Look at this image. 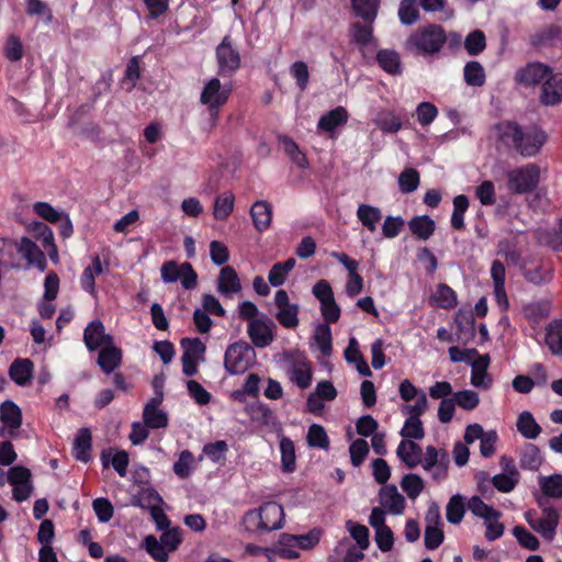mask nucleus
Returning <instances> with one entry per match:
<instances>
[{
  "label": "nucleus",
  "instance_id": "49",
  "mask_svg": "<svg viewBox=\"0 0 562 562\" xmlns=\"http://www.w3.org/2000/svg\"><path fill=\"white\" fill-rule=\"evenodd\" d=\"M401 436L405 439L420 440L425 436V430L420 418L416 416H409L401 430Z\"/></svg>",
  "mask_w": 562,
  "mask_h": 562
},
{
  "label": "nucleus",
  "instance_id": "6",
  "mask_svg": "<svg viewBox=\"0 0 562 562\" xmlns=\"http://www.w3.org/2000/svg\"><path fill=\"white\" fill-rule=\"evenodd\" d=\"M255 358V351L246 341L229 345L224 356V367L229 374H241L248 370Z\"/></svg>",
  "mask_w": 562,
  "mask_h": 562
},
{
  "label": "nucleus",
  "instance_id": "57",
  "mask_svg": "<svg viewBox=\"0 0 562 562\" xmlns=\"http://www.w3.org/2000/svg\"><path fill=\"white\" fill-rule=\"evenodd\" d=\"M350 36L357 45L367 46L373 40L372 26L355 23L350 30Z\"/></svg>",
  "mask_w": 562,
  "mask_h": 562
},
{
  "label": "nucleus",
  "instance_id": "17",
  "mask_svg": "<svg viewBox=\"0 0 562 562\" xmlns=\"http://www.w3.org/2000/svg\"><path fill=\"white\" fill-rule=\"evenodd\" d=\"M16 249L26 259L29 266H34L41 271L46 269L47 262L44 252L29 237H22L16 244Z\"/></svg>",
  "mask_w": 562,
  "mask_h": 562
},
{
  "label": "nucleus",
  "instance_id": "54",
  "mask_svg": "<svg viewBox=\"0 0 562 562\" xmlns=\"http://www.w3.org/2000/svg\"><path fill=\"white\" fill-rule=\"evenodd\" d=\"M291 380L295 382L301 389L308 387L312 381V372L310 366L305 362L294 364L291 370Z\"/></svg>",
  "mask_w": 562,
  "mask_h": 562
},
{
  "label": "nucleus",
  "instance_id": "8",
  "mask_svg": "<svg viewBox=\"0 0 562 562\" xmlns=\"http://www.w3.org/2000/svg\"><path fill=\"white\" fill-rule=\"evenodd\" d=\"M276 323L266 314L248 324V336L257 348H266L274 340Z\"/></svg>",
  "mask_w": 562,
  "mask_h": 562
},
{
  "label": "nucleus",
  "instance_id": "64",
  "mask_svg": "<svg viewBox=\"0 0 562 562\" xmlns=\"http://www.w3.org/2000/svg\"><path fill=\"white\" fill-rule=\"evenodd\" d=\"M376 126L385 133H397L402 128L401 119L392 112L379 116L375 120Z\"/></svg>",
  "mask_w": 562,
  "mask_h": 562
},
{
  "label": "nucleus",
  "instance_id": "25",
  "mask_svg": "<svg viewBox=\"0 0 562 562\" xmlns=\"http://www.w3.org/2000/svg\"><path fill=\"white\" fill-rule=\"evenodd\" d=\"M544 341L552 355L562 357V319H553L547 325Z\"/></svg>",
  "mask_w": 562,
  "mask_h": 562
},
{
  "label": "nucleus",
  "instance_id": "55",
  "mask_svg": "<svg viewBox=\"0 0 562 562\" xmlns=\"http://www.w3.org/2000/svg\"><path fill=\"white\" fill-rule=\"evenodd\" d=\"M346 526H347V529H348L350 536L356 540L359 548L361 550L368 549V547L370 544L369 529L366 526L353 522L351 520H348Z\"/></svg>",
  "mask_w": 562,
  "mask_h": 562
},
{
  "label": "nucleus",
  "instance_id": "12",
  "mask_svg": "<svg viewBox=\"0 0 562 562\" xmlns=\"http://www.w3.org/2000/svg\"><path fill=\"white\" fill-rule=\"evenodd\" d=\"M526 519L529 526L544 539H553L559 525V514L554 508L546 507L540 518H532L531 515L527 513Z\"/></svg>",
  "mask_w": 562,
  "mask_h": 562
},
{
  "label": "nucleus",
  "instance_id": "14",
  "mask_svg": "<svg viewBox=\"0 0 562 562\" xmlns=\"http://www.w3.org/2000/svg\"><path fill=\"white\" fill-rule=\"evenodd\" d=\"M83 341L90 351H94L100 347L113 344V337L105 334L102 322L92 321L88 324L83 331Z\"/></svg>",
  "mask_w": 562,
  "mask_h": 562
},
{
  "label": "nucleus",
  "instance_id": "22",
  "mask_svg": "<svg viewBox=\"0 0 562 562\" xmlns=\"http://www.w3.org/2000/svg\"><path fill=\"white\" fill-rule=\"evenodd\" d=\"M34 364L30 359H15L9 368V376L20 386L30 384Z\"/></svg>",
  "mask_w": 562,
  "mask_h": 562
},
{
  "label": "nucleus",
  "instance_id": "11",
  "mask_svg": "<svg viewBox=\"0 0 562 562\" xmlns=\"http://www.w3.org/2000/svg\"><path fill=\"white\" fill-rule=\"evenodd\" d=\"M216 58L221 75H231L240 66L239 52L233 47L229 36H225L216 47Z\"/></svg>",
  "mask_w": 562,
  "mask_h": 562
},
{
  "label": "nucleus",
  "instance_id": "16",
  "mask_svg": "<svg viewBox=\"0 0 562 562\" xmlns=\"http://www.w3.org/2000/svg\"><path fill=\"white\" fill-rule=\"evenodd\" d=\"M162 396V392H159V397L151 398L144 407L143 418L148 428L157 429L168 425L167 414L159 409Z\"/></svg>",
  "mask_w": 562,
  "mask_h": 562
},
{
  "label": "nucleus",
  "instance_id": "56",
  "mask_svg": "<svg viewBox=\"0 0 562 562\" xmlns=\"http://www.w3.org/2000/svg\"><path fill=\"white\" fill-rule=\"evenodd\" d=\"M452 397L458 406L467 411L474 409L480 403L479 394L472 390L456 392Z\"/></svg>",
  "mask_w": 562,
  "mask_h": 562
},
{
  "label": "nucleus",
  "instance_id": "53",
  "mask_svg": "<svg viewBox=\"0 0 562 562\" xmlns=\"http://www.w3.org/2000/svg\"><path fill=\"white\" fill-rule=\"evenodd\" d=\"M194 458L192 452L189 450L181 451L179 459L173 464V472L180 479H187L191 474L193 468Z\"/></svg>",
  "mask_w": 562,
  "mask_h": 562
},
{
  "label": "nucleus",
  "instance_id": "29",
  "mask_svg": "<svg viewBox=\"0 0 562 562\" xmlns=\"http://www.w3.org/2000/svg\"><path fill=\"white\" fill-rule=\"evenodd\" d=\"M517 430L526 439H536L541 434V426L536 422L530 412H522L517 418Z\"/></svg>",
  "mask_w": 562,
  "mask_h": 562
},
{
  "label": "nucleus",
  "instance_id": "35",
  "mask_svg": "<svg viewBox=\"0 0 562 562\" xmlns=\"http://www.w3.org/2000/svg\"><path fill=\"white\" fill-rule=\"evenodd\" d=\"M296 261L294 258H289L283 262L274 263L268 274L269 283L272 286H280L285 282L290 271L294 269Z\"/></svg>",
  "mask_w": 562,
  "mask_h": 562
},
{
  "label": "nucleus",
  "instance_id": "9",
  "mask_svg": "<svg viewBox=\"0 0 562 562\" xmlns=\"http://www.w3.org/2000/svg\"><path fill=\"white\" fill-rule=\"evenodd\" d=\"M274 303L278 307L276 318L280 325L288 329H294L299 326V305L290 303L288 292L285 290H278L274 296Z\"/></svg>",
  "mask_w": 562,
  "mask_h": 562
},
{
  "label": "nucleus",
  "instance_id": "28",
  "mask_svg": "<svg viewBox=\"0 0 562 562\" xmlns=\"http://www.w3.org/2000/svg\"><path fill=\"white\" fill-rule=\"evenodd\" d=\"M551 308V301L541 299L526 304L522 307V312L527 319L533 323H538L550 315Z\"/></svg>",
  "mask_w": 562,
  "mask_h": 562
},
{
  "label": "nucleus",
  "instance_id": "33",
  "mask_svg": "<svg viewBox=\"0 0 562 562\" xmlns=\"http://www.w3.org/2000/svg\"><path fill=\"white\" fill-rule=\"evenodd\" d=\"M542 463L540 449L532 445L526 443L520 452L519 465L522 469L536 471Z\"/></svg>",
  "mask_w": 562,
  "mask_h": 562
},
{
  "label": "nucleus",
  "instance_id": "31",
  "mask_svg": "<svg viewBox=\"0 0 562 562\" xmlns=\"http://www.w3.org/2000/svg\"><path fill=\"white\" fill-rule=\"evenodd\" d=\"M376 60L380 67L391 75L402 72L401 57L398 53L393 49H380L376 54Z\"/></svg>",
  "mask_w": 562,
  "mask_h": 562
},
{
  "label": "nucleus",
  "instance_id": "47",
  "mask_svg": "<svg viewBox=\"0 0 562 562\" xmlns=\"http://www.w3.org/2000/svg\"><path fill=\"white\" fill-rule=\"evenodd\" d=\"M281 462L285 472H292L295 469V449L291 439L283 437L280 441Z\"/></svg>",
  "mask_w": 562,
  "mask_h": 562
},
{
  "label": "nucleus",
  "instance_id": "2",
  "mask_svg": "<svg viewBox=\"0 0 562 562\" xmlns=\"http://www.w3.org/2000/svg\"><path fill=\"white\" fill-rule=\"evenodd\" d=\"M447 40L446 31L441 25L428 24L417 27L407 37L405 47L417 55H436L441 50Z\"/></svg>",
  "mask_w": 562,
  "mask_h": 562
},
{
  "label": "nucleus",
  "instance_id": "1",
  "mask_svg": "<svg viewBox=\"0 0 562 562\" xmlns=\"http://www.w3.org/2000/svg\"><path fill=\"white\" fill-rule=\"evenodd\" d=\"M498 138L524 157L537 155L547 142V134L537 126L522 130L515 122H502L497 126Z\"/></svg>",
  "mask_w": 562,
  "mask_h": 562
},
{
  "label": "nucleus",
  "instance_id": "60",
  "mask_svg": "<svg viewBox=\"0 0 562 562\" xmlns=\"http://www.w3.org/2000/svg\"><path fill=\"white\" fill-rule=\"evenodd\" d=\"M513 535L519 544L528 550H537L540 546L539 540L522 526L514 527Z\"/></svg>",
  "mask_w": 562,
  "mask_h": 562
},
{
  "label": "nucleus",
  "instance_id": "7",
  "mask_svg": "<svg viewBox=\"0 0 562 562\" xmlns=\"http://www.w3.org/2000/svg\"><path fill=\"white\" fill-rule=\"evenodd\" d=\"M228 97L229 90L222 87L220 79L212 78L205 83L200 102L209 106L210 114L215 121L218 109L227 102Z\"/></svg>",
  "mask_w": 562,
  "mask_h": 562
},
{
  "label": "nucleus",
  "instance_id": "61",
  "mask_svg": "<svg viewBox=\"0 0 562 562\" xmlns=\"http://www.w3.org/2000/svg\"><path fill=\"white\" fill-rule=\"evenodd\" d=\"M93 510L101 522L111 520L114 514V508L108 498H97L92 503Z\"/></svg>",
  "mask_w": 562,
  "mask_h": 562
},
{
  "label": "nucleus",
  "instance_id": "43",
  "mask_svg": "<svg viewBox=\"0 0 562 562\" xmlns=\"http://www.w3.org/2000/svg\"><path fill=\"white\" fill-rule=\"evenodd\" d=\"M464 80L469 86L481 87L485 82L484 68L479 61L472 60L464 66Z\"/></svg>",
  "mask_w": 562,
  "mask_h": 562
},
{
  "label": "nucleus",
  "instance_id": "45",
  "mask_svg": "<svg viewBox=\"0 0 562 562\" xmlns=\"http://www.w3.org/2000/svg\"><path fill=\"white\" fill-rule=\"evenodd\" d=\"M464 47L470 56H477L486 47L485 35L481 30H474L464 40Z\"/></svg>",
  "mask_w": 562,
  "mask_h": 562
},
{
  "label": "nucleus",
  "instance_id": "15",
  "mask_svg": "<svg viewBox=\"0 0 562 562\" xmlns=\"http://www.w3.org/2000/svg\"><path fill=\"white\" fill-rule=\"evenodd\" d=\"M380 504L387 513L392 515H402L404 513L406 501L398 493L395 485H385L379 493Z\"/></svg>",
  "mask_w": 562,
  "mask_h": 562
},
{
  "label": "nucleus",
  "instance_id": "59",
  "mask_svg": "<svg viewBox=\"0 0 562 562\" xmlns=\"http://www.w3.org/2000/svg\"><path fill=\"white\" fill-rule=\"evenodd\" d=\"M26 13L29 15H41L44 21L49 24L54 20V15L48 5L42 0H26Z\"/></svg>",
  "mask_w": 562,
  "mask_h": 562
},
{
  "label": "nucleus",
  "instance_id": "44",
  "mask_svg": "<svg viewBox=\"0 0 562 562\" xmlns=\"http://www.w3.org/2000/svg\"><path fill=\"white\" fill-rule=\"evenodd\" d=\"M306 439L310 447L323 450H327L329 448V439L326 430L318 424H313L310 426Z\"/></svg>",
  "mask_w": 562,
  "mask_h": 562
},
{
  "label": "nucleus",
  "instance_id": "24",
  "mask_svg": "<svg viewBox=\"0 0 562 562\" xmlns=\"http://www.w3.org/2000/svg\"><path fill=\"white\" fill-rule=\"evenodd\" d=\"M250 215L257 231L269 228L272 218V207L267 201H257L250 209Z\"/></svg>",
  "mask_w": 562,
  "mask_h": 562
},
{
  "label": "nucleus",
  "instance_id": "32",
  "mask_svg": "<svg viewBox=\"0 0 562 562\" xmlns=\"http://www.w3.org/2000/svg\"><path fill=\"white\" fill-rule=\"evenodd\" d=\"M357 217L364 227L373 233L376 231V224L382 218V213L379 207L369 204H360L357 210Z\"/></svg>",
  "mask_w": 562,
  "mask_h": 562
},
{
  "label": "nucleus",
  "instance_id": "13",
  "mask_svg": "<svg viewBox=\"0 0 562 562\" xmlns=\"http://www.w3.org/2000/svg\"><path fill=\"white\" fill-rule=\"evenodd\" d=\"M540 102L543 105H557L562 102V72H551L542 83Z\"/></svg>",
  "mask_w": 562,
  "mask_h": 562
},
{
  "label": "nucleus",
  "instance_id": "58",
  "mask_svg": "<svg viewBox=\"0 0 562 562\" xmlns=\"http://www.w3.org/2000/svg\"><path fill=\"white\" fill-rule=\"evenodd\" d=\"M146 551L158 562H166L168 560V552L162 542L158 541L154 536H147L144 540Z\"/></svg>",
  "mask_w": 562,
  "mask_h": 562
},
{
  "label": "nucleus",
  "instance_id": "19",
  "mask_svg": "<svg viewBox=\"0 0 562 562\" xmlns=\"http://www.w3.org/2000/svg\"><path fill=\"white\" fill-rule=\"evenodd\" d=\"M216 289L220 294L225 296H231L241 291L240 280L233 267L225 266L221 269Z\"/></svg>",
  "mask_w": 562,
  "mask_h": 562
},
{
  "label": "nucleus",
  "instance_id": "48",
  "mask_svg": "<svg viewBox=\"0 0 562 562\" xmlns=\"http://www.w3.org/2000/svg\"><path fill=\"white\" fill-rule=\"evenodd\" d=\"M401 487L411 499H415L423 492L425 485L419 475L409 473L403 476Z\"/></svg>",
  "mask_w": 562,
  "mask_h": 562
},
{
  "label": "nucleus",
  "instance_id": "21",
  "mask_svg": "<svg viewBox=\"0 0 562 562\" xmlns=\"http://www.w3.org/2000/svg\"><path fill=\"white\" fill-rule=\"evenodd\" d=\"M98 366L105 374L112 373L122 362V350L112 345L103 347L98 355Z\"/></svg>",
  "mask_w": 562,
  "mask_h": 562
},
{
  "label": "nucleus",
  "instance_id": "10",
  "mask_svg": "<svg viewBox=\"0 0 562 562\" xmlns=\"http://www.w3.org/2000/svg\"><path fill=\"white\" fill-rule=\"evenodd\" d=\"M0 419L4 427L0 429V437L15 438L22 425V411L12 401L7 400L0 405Z\"/></svg>",
  "mask_w": 562,
  "mask_h": 562
},
{
  "label": "nucleus",
  "instance_id": "41",
  "mask_svg": "<svg viewBox=\"0 0 562 562\" xmlns=\"http://www.w3.org/2000/svg\"><path fill=\"white\" fill-rule=\"evenodd\" d=\"M520 271L524 274L526 281L535 285L546 284L552 279L551 269L544 268L542 266L536 267L533 269H527L526 261L524 262V269H520Z\"/></svg>",
  "mask_w": 562,
  "mask_h": 562
},
{
  "label": "nucleus",
  "instance_id": "63",
  "mask_svg": "<svg viewBox=\"0 0 562 562\" xmlns=\"http://www.w3.org/2000/svg\"><path fill=\"white\" fill-rule=\"evenodd\" d=\"M181 347L184 349L183 355H188V357L196 360L203 357L206 349L199 338H182Z\"/></svg>",
  "mask_w": 562,
  "mask_h": 562
},
{
  "label": "nucleus",
  "instance_id": "3",
  "mask_svg": "<svg viewBox=\"0 0 562 562\" xmlns=\"http://www.w3.org/2000/svg\"><path fill=\"white\" fill-rule=\"evenodd\" d=\"M283 519V507L276 502H269L258 510H248L243 517V525L249 532H266L280 529Z\"/></svg>",
  "mask_w": 562,
  "mask_h": 562
},
{
  "label": "nucleus",
  "instance_id": "5",
  "mask_svg": "<svg viewBox=\"0 0 562 562\" xmlns=\"http://www.w3.org/2000/svg\"><path fill=\"white\" fill-rule=\"evenodd\" d=\"M540 178V168L536 164H527L507 172V188L515 194L533 191Z\"/></svg>",
  "mask_w": 562,
  "mask_h": 562
},
{
  "label": "nucleus",
  "instance_id": "30",
  "mask_svg": "<svg viewBox=\"0 0 562 562\" xmlns=\"http://www.w3.org/2000/svg\"><path fill=\"white\" fill-rule=\"evenodd\" d=\"M348 120L347 110L344 106H337L323 115L318 121V128L333 132L336 127L345 124Z\"/></svg>",
  "mask_w": 562,
  "mask_h": 562
},
{
  "label": "nucleus",
  "instance_id": "50",
  "mask_svg": "<svg viewBox=\"0 0 562 562\" xmlns=\"http://www.w3.org/2000/svg\"><path fill=\"white\" fill-rule=\"evenodd\" d=\"M162 504L161 496L154 488H143L137 497V505L149 513Z\"/></svg>",
  "mask_w": 562,
  "mask_h": 562
},
{
  "label": "nucleus",
  "instance_id": "38",
  "mask_svg": "<svg viewBox=\"0 0 562 562\" xmlns=\"http://www.w3.org/2000/svg\"><path fill=\"white\" fill-rule=\"evenodd\" d=\"M468 508L474 516L481 517L485 520H498L501 517L499 512L485 504L479 496H473L469 501Z\"/></svg>",
  "mask_w": 562,
  "mask_h": 562
},
{
  "label": "nucleus",
  "instance_id": "42",
  "mask_svg": "<svg viewBox=\"0 0 562 562\" xmlns=\"http://www.w3.org/2000/svg\"><path fill=\"white\" fill-rule=\"evenodd\" d=\"M314 340L323 356L331 353V330L329 325L319 324L314 331Z\"/></svg>",
  "mask_w": 562,
  "mask_h": 562
},
{
  "label": "nucleus",
  "instance_id": "51",
  "mask_svg": "<svg viewBox=\"0 0 562 562\" xmlns=\"http://www.w3.org/2000/svg\"><path fill=\"white\" fill-rule=\"evenodd\" d=\"M419 173L414 168L405 169L398 177V187L401 192L411 193L418 188Z\"/></svg>",
  "mask_w": 562,
  "mask_h": 562
},
{
  "label": "nucleus",
  "instance_id": "20",
  "mask_svg": "<svg viewBox=\"0 0 562 562\" xmlns=\"http://www.w3.org/2000/svg\"><path fill=\"white\" fill-rule=\"evenodd\" d=\"M490 366V356H479L477 359L471 362V384L475 387L490 389L492 385V378L487 374V368Z\"/></svg>",
  "mask_w": 562,
  "mask_h": 562
},
{
  "label": "nucleus",
  "instance_id": "26",
  "mask_svg": "<svg viewBox=\"0 0 562 562\" xmlns=\"http://www.w3.org/2000/svg\"><path fill=\"white\" fill-rule=\"evenodd\" d=\"M92 443L91 431L88 428H81L74 441V456L77 460L87 463L90 459Z\"/></svg>",
  "mask_w": 562,
  "mask_h": 562
},
{
  "label": "nucleus",
  "instance_id": "62",
  "mask_svg": "<svg viewBox=\"0 0 562 562\" xmlns=\"http://www.w3.org/2000/svg\"><path fill=\"white\" fill-rule=\"evenodd\" d=\"M349 453L352 465L359 467L369 453L368 442L364 439L355 440L349 447Z\"/></svg>",
  "mask_w": 562,
  "mask_h": 562
},
{
  "label": "nucleus",
  "instance_id": "37",
  "mask_svg": "<svg viewBox=\"0 0 562 562\" xmlns=\"http://www.w3.org/2000/svg\"><path fill=\"white\" fill-rule=\"evenodd\" d=\"M542 493L551 498H562V474H552L539 477Z\"/></svg>",
  "mask_w": 562,
  "mask_h": 562
},
{
  "label": "nucleus",
  "instance_id": "18",
  "mask_svg": "<svg viewBox=\"0 0 562 562\" xmlns=\"http://www.w3.org/2000/svg\"><path fill=\"white\" fill-rule=\"evenodd\" d=\"M551 70V68L541 63H531L517 72V80L525 86L543 83Z\"/></svg>",
  "mask_w": 562,
  "mask_h": 562
},
{
  "label": "nucleus",
  "instance_id": "23",
  "mask_svg": "<svg viewBox=\"0 0 562 562\" xmlns=\"http://www.w3.org/2000/svg\"><path fill=\"white\" fill-rule=\"evenodd\" d=\"M422 447L412 440H402L396 449V456L409 469L422 462Z\"/></svg>",
  "mask_w": 562,
  "mask_h": 562
},
{
  "label": "nucleus",
  "instance_id": "34",
  "mask_svg": "<svg viewBox=\"0 0 562 562\" xmlns=\"http://www.w3.org/2000/svg\"><path fill=\"white\" fill-rule=\"evenodd\" d=\"M103 272V268L101 265V260L99 256H95L92 260V265L88 266L80 278V283L82 289L90 293L95 294V277L100 276Z\"/></svg>",
  "mask_w": 562,
  "mask_h": 562
},
{
  "label": "nucleus",
  "instance_id": "52",
  "mask_svg": "<svg viewBox=\"0 0 562 562\" xmlns=\"http://www.w3.org/2000/svg\"><path fill=\"white\" fill-rule=\"evenodd\" d=\"M398 18L405 25L414 24L419 18L416 0H402L398 8Z\"/></svg>",
  "mask_w": 562,
  "mask_h": 562
},
{
  "label": "nucleus",
  "instance_id": "39",
  "mask_svg": "<svg viewBox=\"0 0 562 562\" xmlns=\"http://www.w3.org/2000/svg\"><path fill=\"white\" fill-rule=\"evenodd\" d=\"M356 13L364 21L372 23L376 18L380 0H351Z\"/></svg>",
  "mask_w": 562,
  "mask_h": 562
},
{
  "label": "nucleus",
  "instance_id": "40",
  "mask_svg": "<svg viewBox=\"0 0 562 562\" xmlns=\"http://www.w3.org/2000/svg\"><path fill=\"white\" fill-rule=\"evenodd\" d=\"M431 300L439 307L452 308L457 304V294L449 285L439 284Z\"/></svg>",
  "mask_w": 562,
  "mask_h": 562
},
{
  "label": "nucleus",
  "instance_id": "36",
  "mask_svg": "<svg viewBox=\"0 0 562 562\" xmlns=\"http://www.w3.org/2000/svg\"><path fill=\"white\" fill-rule=\"evenodd\" d=\"M235 198L231 192H224L216 196L213 206V215L216 220L224 221L234 210Z\"/></svg>",
  "mask_w": 562,
  "mask_h": 562
},
{
  "label": "nucleus",
  "instance_id": "46",
  "mask_svg": "<svg viewBox=\"0 0 562 562\" xmlns=\"http://www.w3.org/2000/svg\"><path fill=\"white\" fill-rule=\"evenodd\" d=\"M465 513L463 498L460 494L453 495L447 504V520L450 524H460Z\"/></svg>",
  "mask_w": 562,
  "mask_h": 562
},
{
  "label": "nucleus",
  "instance_id": "27",
  "mask_svg": "<svg viewBox=\"0 0 562 562\" xmlns=\"http://www.w3.org/2000/svg\"><path fill=\"white\" fill-rule=\"evenodd\" d=\"M408 227L414 236L422 240H427L432 236L436 224L428 215H422L411 218Z\"/></svg>",
  "mask_w": 562,
  "mask_h": 562
},
{
  "label": "nucleus",
  "instance_id": "4",
  "mask_svg": "<svg viewBox=\"0 0 562 562\" xmlns=\"http://www.w3.org/2000/svg\"><path fill=\"white\" fill-rule=\"evenodd\" d=\"M529 240L525 232H512L509 237L497 243V256L504 258L508 266L524 269V252L528 249Z\"/></svg>",
  "mask_w": 562,
  "mask_h": 562
}]
</instances>
